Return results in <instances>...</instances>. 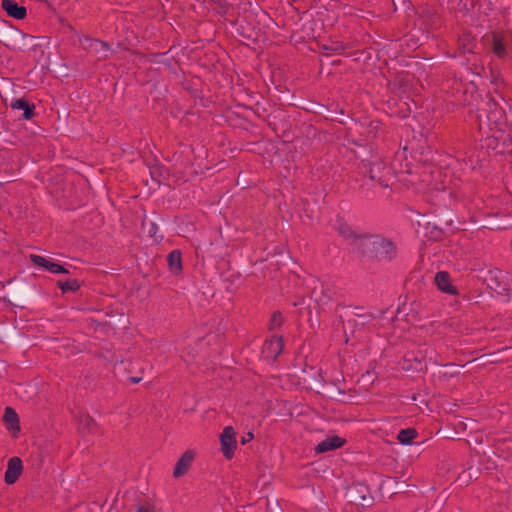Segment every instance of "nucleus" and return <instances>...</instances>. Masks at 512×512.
Wrapping results in <instances>:
<instances>
[{
    "instance_id": "obj_1",
    "label": "nucleus",
    "mask_w": 512,
    "mask_h": 512,
    "mask_svg": "<svg viewBox=\"0 0 512 512\" xmlns=\"http://www.w3.org/2000/svg\"><path fill=\"white\" fill-rule=\"evenodd\" d=\"M356 249L362 256L379 262H391L397 256L396 244L381 235L356 238Z\"/></svg>"
},
{
    "instance_id": "obj_32",
    "label": "nucleus",
    "mask_w": 512,
    "mask_h": 512,
    "mask_svg": "<svg viewBox=\"0 0 512 512\" xmlns=\"http://www.w3.org/2000/svg\"><path fill=\"white\" fill-rule=\"evenodd\" d=\"M136 512H156L155 507L151 505H139Z\"/></svg>"
},
{
    "instance_id": "obj_21",
    "label": "nucleus",
    "mask_w": 512,
    "mask_h": 512,
    "mask_svg": "<svg viewBox=\"0 0 512 512\" xmlns=\"http://www.w3.org/2000/svg\"><path fill=\"white\" fill-rule=\"evenodd\" d=\"M169 270L174 275L182 272V254L180 250H173L167 256Z\"/></svg>"
},
{
    "instance_id": "obj_39",
    "label": "nucleus",
    "mask_w": 512,
    "mask_h": 512,
    "mask_svg": "<svg viewBox=\"0 0 512 512\" xmlns=\"http://www.w3.org/2000/svg\"><path fill=\"white\" fill-rule=\"evenodd\" d=\"M451 223H452V221H449V222H447V223H446L447 228H449V226L451 225Z\"/></svg>"
},
{
    "instance_id": "obj_3",
    "label": "nucleus",
    "mask_w": 512,
    "mask_h": 512,
    "mask_svg": "<svg viewBox=\"0 0 512 512\" xmlns=\"http://www.w3.org/2000/svg\"><path fill=\"white\" fill-rule=\"evenodd\" d=\"M486 281L487 286L499 295L507 296L512 290V278L503 274L501 271H490Z\"/></svg>"
},
{
    "instance_id": "obj_20",
    "label": "nucleus",
    "mask_w": 512,
    "mask_h": 512,
    "mask_svg": "<svg viewBox=\"0 0 512 512\" xmlns=\"http://www.w3.org/2000/svg\"><path fill=\"white\" fill-rule=\"evenodd\" d=\"M3 419L6 422L8 430L12 431L14 436H16V434L20 432V424L19 417L15 410L11 407H6Z\"/></svg>"
},
{
    "instance_id": "obj_26",
    "label": "nucleus",
    "mask_w": 512,
    "mask_h": 512,
    "mask_svg": "<svg viewBox=\"0 0 512 512\" xmlns=\"http://www.w3.org/2000/svg\"><path fill=\"white\" fill-rule=\"evenodd\" d=\"M319 48L321 54L329 56L333 53H341L346 47L342 42L336 41L331 44H322Z\"/></svg>"
},
{
    "instance_id": "obj_8",
    "label": "nucleus",
    "mask_w": 512,
    "mask_h": 512,
    "mask_svg": "<svg viewBox=\"0 0 512 512\" xmlns=\"http://www.w3.org/2000/svg\"><path fill=\"white\" fill-rule=\"evenodd\" d=\"M221 451L226 459H231L234 456V451L237 446L235 432L233 427L227 426L224 428L220 435Z\"/></svg>"
},
{
    "instance_id": "obj_29",
    "label": "nucleus",
    "mask_w": 512,
    "mask_h": 512,
    "mask_svg": "<svg viewBox=\"0 0 512 512\" xmlns=\"http://www.w3.org/2000/svg\"><path fill=\"white\" fill-rule=\"evenodd\" d=\"M142 229L148 233L150 237L156 238L158 232V226L155 222H142Z\"/></svg>"
},
{
    "instance_id": "obj_13",
    "label": "nucleus",
    "mask_w": 512,
    "mask_h": 512,
    "mask_svg": "<svg viewBox=\"0 0 512 512\" xmlns=\"http://www.w3.org/2000/svg\"><path fill=\"white\" fill-rule=\"evenodd\" d=\"M434 282L437 288L450 295H457L458 289L452 284L450 274L447 271H439L436 273Z\"/></svg>"
},
{
    "instance_id": "obj_23",
    "label": "nucleus",
    "mask_w": 512,
    "mask_h": 512,
    "mask_svg": "<svg viewBox=\"0 0 512 512\" xmlns=\"http://www.w3.org/2000/svg\"><path fill=\"white\" fill-rule=\"evenodd\" d=\"M337 231L345 239H351V244L356 247V238H362L363 235L356 234L352 228L342 219L337 220Z\"/></svg>"
},
{
    "instance_id": "obj_10",
    "label": "nucleus",
    "mask_w": 512,
    "mask_h": 512,
    "mask_svg": "<svg viewBox=\"0 0 512 512\" xmlns=\"http://www.w3.org/2000/svg\"><path fill=\"white\" fill-rule=\"evenodd\" d=\"M23 472L22 460L19 457H12L8 460L4 480L6 484H14Z\"/></svg>"
},
{
    "instance_id": "obj_25",
    "label": "nucleus",
    "mask_w": 512,
    "mask_h": 512,
    "mask_svg": "<svg viewBox=\"0 0 512 512\" xmlns=\"http://www.w3.org/2000/svg\"><path fill=\"white\" fill-rule=\"evenodd\" d=\"M58 288L61 289L62 293L76 292L80 289V283L76 279L58 280Z\"/></svg>"
},
{
    "instance_id": "obj_28",
    "label": "nucleus",
    "mask_w": 512,
    "mask_h": 512,
    "mask_svg": "<svg viewBox=\"0 0 512 512\" xmlns=\"http://www.w3.org/2000/svg\"><path fill=\"white\" fill-rule=\"evenodd\" d=\"M283 323V315L281 312L276 311L271 315L269 320L268 328L269 330H275L279 328Z\"/></svg>"
},
{
    "instance_id": "obj_34",
    "label": "nucleus",
    "mask_w": 512,
    "mask_h": 512,
    "mask_svg": "<svg viewBox=\"0 0 512 512\" xmlns=\"http://www.w3.org/2000/svg\"><path fill=\"white\" fill-rule=\"evenodd\" d=\"M84 424L88 429H91L92 427L96 426L95 420L90 416H85Z\"/></svg>"
},
{
    "instance_id": "obj_36",
    "label": "nucleus",
    "mask_w": 512,
    "mask_h": 512,
    "mask_svg": "<svg viewBox=\"0 0 512 512\" xmlns=\"http://www.w3.org/2000/svg\"><path fill=\"white\" fill-rule=\"evenodd\" d=\"M151 175H152V177H153L155 180H157L156 175H157V176H159V177L163 176V173H162V167H156V168H153V169L151 170Z\"/></svg>"
},
{
    "instance_id": "obj_35",
    "label": "nucleus",
    "mask_w": 512,
    "mask_h": 512,
    "mask_svg": "<svg viewBox=\"0 0 512 512\" xmlns=\"http://www.w3.org/2000/svg\"><path fill=\"white\" fill-rule=\"evenodd\" d=\"M215 10L217 11V13L221 14V15H224L227 13V10H228V6L226 4H219L218 7L215 8Z\"/></svg>"
},
{
    "instance_id": "obj_24",
    "label": "nucleus",
    "mask_w": 512,
    "mask_h": 512,
    "mask_svg": "<svg viewBox=\"0 0 512 512\" xmlns=\"http://www.w3.org/2000/svg\"><path fill=\"white\" fill-rule=\"evenodd\" d=\"M418 436L415 428H407L399 431L397 439L401 444L409 445Z\"/></svg>"
},
{
    "instance_id": "obj_15",
    "label": "nucleus",
    "mask_w": 512,
    "mask_h": 512,
    "mask_svg": "<svg viewBox=\"0 0 512 512\" xmlns=\"http://www.w3.org/2000/svg\"><path fill=\"white\" fill-rule=\"evenodd\" d=\"M487 120L489 123L498 127L505 122L504 110L493 100L487 103Z\"/></svg>"
},
{
    "instance_id": "obj_30",
    "label": "nucleus",
    "mask_w": 512,
    "mask_h": 512,
    "mask_svg": "<svg viewBox=\"0 0 512 512\" xmlns=\"http://www.w3.org/2000/svg\"><path fill=\"white\" fill-rule=\"evenodd\" d=\"M429 233L431 239L436 241L442 240L446 236V230L438 225H434Z\"/></svg>"
},
{
    "instance_id": "obj_6",
    "label": "nucleus",
    "mask_w": 512,
    "mask_h": 512,
    "mask_svg": "<svg viewBox=\"0 0 512 512\" xmlns=\"http://www.w3.org/2000/svg\"><path fill=\"white\" fill-rule=\"evenodd\" d=\"M25 37L21 30L9 25L8 22H4L3 27L0 28V42L8 48L15 49Z\"/></svg>"
},
{
    "instance_id": "obj_12",
    "label": "nucleus",
    "mask_w": 512,
    "mask_h": 512,
    "mask_svg": "<svg viewBox=\"0 0 512 512\" xmlns=\"http://www.w3.org/2000/svg\"><path fill=\"white\" fill-rule=\"evenodd\" d=\"M30 260H31V262L34 265L42 267V268H44L45 270H47V271H49L51 273H54V274H69V270L66 269L64 266H62V265H60L58 263L49 261V260H47L46 258H44V257H42L40 255L31 254L30 255Z\"/></svg>"
},
{
    "instance_id": "obj_5",
    "label": "nucleus",
    "mask_w": 512,
    "mask_h": 512,
    "mask_svg": "<svg viewBox=\"0 0 512 512\" xmlns=\"http://www.w3.org/2000/svg\"><path fill=\"white\" fill-rule=\"evenodd\" d=\"M35 285H29L28 283H15L10 287V297L14 305L23 306L28 303L33 297V289Z\"/></svg>"
},
{
    "instance_id": "obj_33",
    "label": "nucleus",
    "mask_w": 512,
    "mask_h": 512,
    "mask_svg": "<svg viewBox=\"0 0 512 512\" xmlns=\"http://www.w3.org/2000/svg\"><path fill=\"white\" fill-rule=\"evenodd\" d=\"M486 142L487 147H492L493 149L497 148L498 139L496 137H489L486 139Z\"/></svg>"
},
{
    "instance_id": "obj_14",
    "label": "nucleus",
    "mask_w": 512,
    "mask_h": 512,
    "mask_svg": "<svg viewBox=\"0 0 512 512\" xmlns=\"http://www.w3.org/2000/svg\"><path fill=\"white\" fill-rule=\"evenodd\" d=\"M195 458V452L193 450H186L179 460L176 462L174 467L173 476L179 478L185 475L190 469Z\"/></svg>"
},
{
    "instance_id": "obj_4",
    "label": "nucleus",
    "mask_w": 512,
    "mask_h": 512,
    "mask_svg": "<svg viewBox=\"0 0 512 512\" xmlns=\"http://www.w3.org/2000/svg\"><path fill=\"white\" fill-rule=\"evenodd\" d=\"M80 43L83 48L94 55L97 60H105L109 57L111 48L107 42L85 36L83 39H80Z\"/></svg>"
},
{
    "instance_id": "obj_31",
    "label": "nucleus",
    "mask_w": 512,
    "mask_h": 512,
    "mask_svg": "<svg viewBox=\"0 0 512 512\" xmlns=\"http://www.w3.org/2000/svg\"><path fill=\"white\" fill-rule=\"evenodd\" d=\"M471 480V475L470 473H467L466 471L462 472L459 476H458V481H460L462 484H468Z\"/></svg>"
},
{
    "instance_id": "obj_18",
    "label": "nucleus",
    "mask_w": 512,
    "mask_h": 512,
    "mask_svg": "<svg viewBox=\"0 0 512 512\" xmlns=\"http://www.w3.org/2000/svg\"><path fill=\"white\" fill-rule=\"evenodd\" d=\"M346 443V440L339 436L328 437L321 441L316 447L315 452L317 454L326 453L328 451L336 450L342 447Z\"/></svg>"
},
{
    "instance_id": "obj_19",
    "label": "nucleus",
    "mask_w": 512,
    "mask_h": 512,
    "mask_svg": "<svg viewBox=\"0 0 512 512\" xmlns=\"http://www.w3.org/2000/svg\"><path fill=\"white\" fill-rule=\"evenodd\" d=\"M10 107L12 109H21L23 110L22 117L26 120H30L35 115V105L30 103L24 98L15 99L10 103Z\"/></svg>"
},
{
    "instance_id": "obj_9",
    "label": "nucleus",
    "mask_w": 512,
    "mask_h": 512,
    "mask_svg": "<svg viewBox=\"0 0 512 512\" xmlns=\"http://www.w3.org/2000/svg\"><path fill=\"white\" fill-rule=\"evenodd\" d=\"M402 368L407 371L418 373H425L427 371V364L425 356H415L413 352H407L403 358Z\"/></svg>"
},
{
    "instance_id": "obj_17",
    "label": "nucleus",
    "mask_w": 512,
    "mask_h": 512,
    "mask_svg": "<svg viewBox=\"0 0 512 512\" xmlns=\"http://www.w3.org/2000/svg\"><path fill=\"white\" fill-rule=\"evenodd\" d=\"M1 7L9 17L17 20H22L27 15L26 8L14 0H2Z\"/></svg>"
},
{
    "instance_id": "obj_7",
    "label": "nucleus",
    "mask_w": 512,
    "mask_h": 512,
    "mask_svg": "<svg viewBox=\"0 0 512 512\" xmlns=\"http://www.w3.org/2000/svg\"><path fill=\"white\" fill-rule=\"evenodd\" d=\"M360 168L364 171L368 170L369 178L372 181H377L381 187L387 188L389 186L387 180L384 179V172H389V169L382 162H375L371 165L368 162L362 161Z\"/></svg>"
},
{
    "instance_id": "obj_40",
    "label": "nucleus",
    "mask_w": 512,
    "mask_h": 512,
    "mask_svg": "<svg viewBox=\"0 0 512 512\" xmlns=\"http://www.w3.org/2000/svg\"><path fill=\"white\" fill-rule=\"evenodd\" d=\"M325 297H326L327 299H331L330 295L325 294Z\"/></svg>"
},
{
    "instance_id": "obj_22",
    "label": "nucleus",
    "mask_w": 512,
    "mask_h": 512,
    "mask_svg": "<svg viewBox=\"0 0 512 512\" xmlns=\"http://www.w3.org/2000/svg\"><path fill=\"white\" fill-rule=\"evenodd\" d=\"M416 173L419 175V181L426 186H433V178L435 174H439V170L431 165L419 167Z\"/></svg>"
},
{
    "instance_id": "obj_37",
    "label": "nucleus",
    "mask_w": 512,
    "mask_h": 512,
    "mask_svg": "<svg viewBox=\"0 0 512 512\" xmlns=\"http://www.w3.org/2000/svg\"><path fill=\"white\" fill-rule=\"evenodd\" d=\"M253 437H254L253 433L249 432L246 434V436L242 437L241 443L246 444V443L250 442L253 439Z\"/></svg>"
},
{
    "instance_id": "obj_2",
    "label": "nucleus",
    "mask_w": 512,
    "mask_h": 512,
    "mask_svg": "<svg viewBox=\"0 0 512 512\" xmlns=\"http://www.w3.org/2000/svg\"><path fill=\"white\" fill-rule=\"evenodd\" d=\"M483 40L491 45V51L497 58L505 59L508 57V39L504 32L492 31L484 35Z\"/></svg>"
},
{
    "instance_id": "obj_16",
    "label": "nucleus",
    "mask_w": 512,
    "mask_h": 512,
    "mask_svg": "<svg viewBox=\"0 0 512 512\" xmlns=\"http://www.w3.org/2000/svg\"><path fill=\"white\" fill-rule=\"evenodd\" d=\"M477 41L470 31H463L458 38V50L461 54L476 53Z\"/></svg>"
},
{
    "instance_id": "obj_11",
    "label": "nucleus",
    "mask_w": 512,
    "mask_h": 512,
    "mask_svg": "<svg viewBox=\"0 0 512 512\" xmlns=\"http://www.w3.org/2000/svg\"><path fill=\"white\" fill-rule=\"evenodd\" d=\"M283 350V339L282 337H272L266 340L262 347V354L265 358L276 360L277 357L282 353Z\"/></svg>"
},
{
    "instance_id": "obj_27",
    "label": "nucleus",
    "mask_w": 512,
    "mask_h": 512,
    "mask_svg": "<svg viewBox=\"0 0 512 512\" xmlns=\"http://www.w3.org/2000/svg\"><path fill=\"white\" fill-rule=\"evenodd\" d=\"M284 118V114L281 111H274L267 116V124L272 128L274 132L279 130L276 120Z\"/></svg>"
},
{
    "instance_id": "obj_38",
    "label": "nucleus",
    "mask_w": 512,
    "mask_h": 512,
    "mask_svg": "<svg viewBox=\"0 0 512 512\" xmlns=\"http://www.w3.org/2000/svg\"><path fill=\"white\" fill-rule=\"evenodd\" d=\"M140 380H141V379H140V378H137V377H132V378H131V381H132L133 383H138V382H140Z\"/></svg>"
}]
</instances>
